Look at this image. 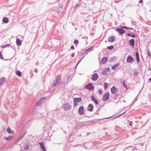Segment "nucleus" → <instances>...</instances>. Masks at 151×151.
Returning <instances> with one entry per match:
<instances>
[{
    "instance_id": "nucleus-4",
    "label": "nucleus",
    "mask_w": 151,
    "mask_h": 151,
    "mask_svg": "<svg viewBox=\"0 0 151 151\" xmlns=\"http://www.w3.org/2000/svg\"><path fill=\"white\" fill-rule=\"evenodd\" d=\"M115 30L117 31L119 35H121L125 32V31L122 28H118L115 29Z\"/></svg>"
},
{
    "instance_id": "nucleus-26",
    "label": "nucleus",
    "mask_w": 151,
    "mask_h": 151,
    "mask_svg": "<svg viewBox=\"0 0 151 151\" xmlns=\"http://www.w3.org/2000/svg\"><path fill=\"white\" fill-rule=\"evenodd\" d=\"M120 27H121L122 28H125V29H127L133 30V29L132 28H129V27H127L126 26H120Z\"/></svg>"
},
{
    "instance_id": "nucleus-7",
    "label": "nucleus",
    "mask_w": 151,
    "mask_h": 151,
    "mask_svg": "<svg viewBox=\"0 0 151 151\" xmlns=\"http://www.w3.org/2000/svg\"><path fill=\"white\" fill-rule=\"evenodd\" d=\"M85 88L88 90H91L93 88V86L92 83H90L86 85L85 86Z\"/></svg>"
},
{
    "instance_id": "nucleus-1",
    "label": "nucleus",
    "mask_w": 151,
    "mask_h": 151,
    "mask_svg": "<svg viewBox=\"0 0 151 151\" xmlns=\"http://www.w3.org/2000/svg\"><path fill=\"white\" fill-rule=\"evenodd\" d=\"M60 76L59 75H58L56 77V81L54 82L53 86H54L59 84L60 83Z\"/></svg>"
},
{
    "instance_id": "nucleus-45",
    "label": "nucleus",
    "mask_w": 151,
    "mask_h": 151,
    "mask_svg": "<svg viewBox=\"0 0 151 151\" xmlns=\"http://www.w3.org/2000/svg\"><path fill=\"white\" fill-rule=\"evenodd\" d=\"M137 58V62H139V57L137 58Z\"/></svg>"
},
{
    "instance_id": "nucleus-21",
    "label": "nucleus",
    "mask_w": 151,
    "mask_h": 151,
    "mask_svg": "<svg viewBox=\"0 0 151 151\" xmlns=\"http://www.w3.org/2000/svg\"><path fill=\"white\" fill-rule=\"evenodd\" d=\"M119 65V63H117L116 64L113 65L112 67V70H114L116 68L118 67Z\"/></svg>"
},
{
    "instance_id": "nucleus-29",
    "label": "nucleus",
    "mask_w": 151,
    "mask_h": 151,
    "mask_svg": "<svg viewBox=\"0 0 151 151\" xmlns=\"http://www.w3.org/2000/svg\"><path fill=\"white\" fill-rule=\"evenodd\" d=\"M29 145H25L24 147V149L26 150H27L28 149H29Z\"/></svg>"
},
{
    "instance_id": "nucleus-10",
    "label": "nucleus",
    "mask_w": 151,
    "mask_h": 151,
    "mask_svg": "<svg viewBox=\"0 0 151 151\" xmlns=\"http://www.w3.org/2000/svg\"><path fill=\"white\" fill-rule=\"evenodd\" d=\"M81 100V98H74L73 99L74 103H78L80 102Z\"/></svg>"
},
{
    "instance_id": "nucleus-46",
    "label": "nucleus",
    "mask_w": 151,
    "mask_h": 151,
    "mask_svg": "<svg viewBox=\"0 0 151 151\" xmlns=\"http://www.w3.org/2000/svg\"><path fill=\"white\" fill-rule=\"evenodd\" d=\"M139 2L141 3H143V0H140L139 1Z\"/></svg>"
},
{
    "instance_id": "nucleus-23",
    "label": "nucleus",
    "mask_w": 151,
    "mask_h": 151,
    "mask_svg": "<svg viewBox=\"0 0 151 151\" xmlns=\"http://www.w3.org/2000/svg\"><path fill=\"white\" fill-rule=\"evenodd\" d=\"M6 131L7 132L10 134L12 133H13V131L9 127H8L6 129Z\"/></svg>"
},
{
    "instance_id": "nucleus-34",
    "label": "nucleus",
    "mask_w": 151,
    "mask_h": 151,
    "mask_svg": "<svg viewBox=\"0 0 151 151\" xmlns=\"http://www.w3.org/2000/svg\"><path fill=\"white\" fill-rule=\"evenodd\" d=\"M0 58L2 59H3L4 58L2 56L1 54V52H0Z\"/></svg>"
},
{
    "instance_id": "nucleus-6",
    "label": "nucleus",
    "mask_w": 151,
    "mask_h": 151,
    "mask_svg": "<svg viewBox=\"0 0 151 151\" xmlns=\"http://www.w3.org/2000/svg\"><path fill=\"white\" fill-rule=\"evenodd\" d=\"M78 113L80 115L83 114L84 113V108L83 106H81L78 109Z\"/></svg>"
},
{
    "instance_id": "nucleus-20",
    "label": "nucleus",
    "mask_w": 151,
    "mask_h": 151,
    "mask_svg": "<svg viewBox=\"0 0 151 151\" xmlns=\"http://www.w3.org/2000/svg\"><path fill=\"white\" fill-rule=\"evenodd\" d=\"M2 21L5 23H7L8 22V18L6 17H4L3 18Z\"/></svg>"
},
{
    "instance_id": "nucleus-32",
    "label": "nucleus",
    "mask_w": 151,
    "mask_h": 151,
    "mask_svg": "<svg viewBox=\"0 0 151 151\" xmlns=\"http://www.w3.org/2000/svg\"><path fill=\"white\" fill-rule=\"evenodd\" d=\"M78 40L76 39L74 41V42L75 44H77L78 43Z\"/></svg>"
},
{
    "instance_id": "nucleus-25",
    "label": "nucleus",
    "mask_w": 151,
    "mask_h": 151,
    "mask_svg": "<svg viewBox=\"0 0 151 151\" xmlns=\"http://www.w3.org/2000/svg\"><path fill=\"white\" fill-rule=\"evenodd\" d=\"M107 60V58L106 57L104 58L102 60V62L103 63H105Z\"/></svg>"
},
{
    "instance_id": "nucleus-40",
    "label": "nucleus",
    "mask_w": 151,
    "mask_h": 151,
    "mask_svg": "<svg viewBox=\"0 0 151 151\" xmlns=\"http://www.w3.org/2000/svg\"><path fill=\"white\" fill-rule=\"evenodd\" d=\"M84 57V56L83 57V58H82L79 61V62L77 63V64L76 65V66H77L78 65L79 63L82 60V59Z\"/></svg>"
},
{
    "instance_id": "nucleus-18",
    "label": "nucleus",
    "mask_w": 151,
    "mask_h": 151,
    "mask_svg": "<svg viewBox=\"0 0 151 151\" xmlns=\"http://www.w3.org/2000/svg\"><path fill=\"white\" fill-rule=\"evenodd\" d=\"M16 44L17 46H19L21 45L22 42L19 39H17L16 40Z\"/></svg>"
},
{
    "instance_id": "nucleus-35",
    "label": "nucleus",
    "mask_w": 151,
    "mask_h": 151,
    "mask_svg": "<svg viewBox=\"0 0 151 151\" xmlns=\"http://www.w3.org/2000/svg\"><path fill=\"white\" fill-rule=\"evenodd\" d=\"M138 74V72L137 71H135L134 72V74L135 75H137Z\"/></svg>"
},
{
    "instance_id": "nucleus-22",
    "label": "nucleus",
    "mask_w": 151,
    "mask_h": 151,
    "mask_svg": "<svg viewBox=\"0 0 151 151\" xmlns=\"http://www.w3.org/2000/svg\"><path fill=\"white\" fill-rule=\"evenodd\" d=\"M12 136H10L8 137H6L5 138V139L8 141H10L12 139Z\"/></svg>"
},
{
    "instance_id": "nucleus-14",
    "label": "nucleus",
    "mask_w": 151,
    "mask_h": 151,
    "mask_svg": "<svg viewBox=\"0 0 151 151\" xmlns=\"http://www.w3.org/2000/svg\"><path fill=\"white\" fill-rule=\"evenodd\" d=\"M44 99L43 98H42L40 99V100L36 104V105L37 106H40L44 102L43 101Z\"/></svg>"
},
{
    "instance_id": "nucleus-16",
    "label": "nucleus",
    "mask_w": 151,
    "mask_h": 151,
    "mask_svg": "<svg viewBox=\"0 0 151 151\" xmlns=\"http://www.w3.org/2000/svg\"><path fill=\"white\" fill-rule=\"evenodd\" d=\"M5 79L4 77H3L0 79V84L3 85L5 82Z\"/></svg>"
},
{
    "instance_id": "nucleus-11",
    "label": "nucleus",
    "mask_w": 151,
    "mask_h": 151,
    "mask_svg": "<svg viewBox=\"0 0 151 151\" xmlns=\"http://www.w3.org/2000/svg\"><path fill=\"white\" fill-rule=\"evenodd\" d=\"M91 100L94 101L96 105L98 104L99 102L97 99L93 96H91Z\"/></svg>"
},
{
    "instance_id": "nucleus-30",
    "label": "nucleus",
    "mask_w": 151,
    "mask_h": 151,
    "mask_svg": "<svg viewBox=\"0 0 151 151\" xmlns=\"http://www.w3.org/2000/svg\"><path fill=\"white\" fill-rule=\"evenodd\" d=\"M9 45H10V44H8L5 45L3 46H2V47L3 48H4L6 47L9 46Z\"/></svg>"
},
{
    "instance_id": "nucleus-49",
    "label": "nucleus",
    "mask_w": 151,
    "mask_h": 151,
    "mask_svg": "<svg viewBox=\"0 0 151 151\" xmlns=\"http://www.w3.org/2000/svg\"><path fill=\"white\" fill-rule=\"evenodd\" d=\"M127 35L128 36H131V35L130 33H128L127 34Z\"/></svg>"
},
{
    "instance_id": "nucleus-44",
    "label": "nucleus",
    "mask_w": 151,
    "mask_h": 151,
    "mask_svg": "<svg viewBox=\"0 0 151 151\" xmlns=\"http://www.w3.org/2000/svg\"><path fill=\"white\" fill-rule=\"evenodd\" d=\"M131 36L133 37H136V36L134 35H131Z\"/></svg>"
},
{
    "instance_id": "nucleus-13",
    "label": "nucleus",
    "mask_w": 151,
    "mask_h": 151,
    "mask_svg": "<svg viewBox=\"0 0 151 151\" xmlns=\"http://www.w3.org/2000/svg\"><path fill=\"white\" fill-rule=\"evenodd\" d=\"M44 99L43 98H42L40 99V100L36 104V105L37 106H40L44 102L43 101Z\"/></svg>"
},
{
    "instance_id": "nucleus-24",
    "label": "nucleus",
    "mask_w": 151,
    "mask_h": 151,
    "mask_svg": "<svg viewBox=\"0 0 151 151\" xmlns=\"http://www.w3.org/2000/svg\"><path fill=\"white\" fill-rule=\"evenodd\" d=\"M16 74L19 77H21L22 76L21 73L20 71H16L15 72Z\"/></svg>"
},
{
    "instance_id": "nucleus-39",
    "label": "nucleus",
    "mask_w": 151,
    "mask_h": 151,
    "mask_svg": "<svg viewBox=\"0 0 151 151\" xmlns=\"http://www.w3.org/2000/svg\"><path fill=\"white\" fill-rule=\"evenodd\" d=\"M125 112H126V111L124 112L123 113H122V114H120V115H119L118 116H117L116 117H116H118L119 116H121V115H122V114H124Z\"/></svg>"
},
{
    "instance_id": "nucleus-31",
    "label": "nucleus",
    "mask_w": 151,
    "mask_h": 151,
    "mask_svg": "<svg viewBox=\"0 0 151 151\" xmlns=\"http://www.w3.org/2000/svg\"><path fill=\"white\" fill-rule=\"evenodd\" d=\"M98 92L99 93V94L100 95H101L102 93V90L101 89H100L99 90Z\"/></svg>"
},
{
    "instance_id": "nucleus-27",
    "label": "nucleus",
    "mask_w": 151,
    "mask_h": 151,
    "mask_svg": "<svg viewBox=\"0 0 151 151\" xmlns=\"http://www.w3.org/2000/svg\"><path fill=\"white\" fill-rule=\"evenodd\" d=\"M108 86V84L106 83H104V88L105 89H106Z\"/></svg>"
},
{
    "instance_id": "nucleus-36",
    "label": "nucleus",
    "mask_w": 151,
    "mask_h": 151,
    "mask_svg": "<svg viewBox=\"0 0 151 151\" xmlns=\"http://www.w3.org/2000/svg\"><path fill=\"white\" fill-rule=\"evenodd\" d=\"M92 48V47H90V48H89L88 49H87V50H86L85 52V53H86V54H87V51H89V50H91V49Z\"/></svg>"
},
{
    "instance_id": "nucleus-3",
    "label": "nucleus",
    "mask_w": 151,
    "mask_h": 151,
    "mask_svg": "<svg viewBox=\"0 0 151 151\" xmlns=\"http://www.w3.org/2000/svg\"><path fill=\"white\" fill-rule=\"evenodd\" d=\"M63 108L65 110H68L71 108V106L69 103H67L63 105Z\"/></svg>"
},
{
    "instance_id": "nucleus-5",
    "label": "nucleus",
    "mask_w": 151,
    "mask_h": 151,
    "mask_svg": "<svg viewBox=\"0 0 151 151\" xmlns=\"http://www.w3.org/2000/svg\"><path fill=\"white\" fill-rule=\"evenodd\" d=\"M134 61V59L131 55H128L127 59V63H131Z\"/></svg>"
},
{
    "instance_id": "nucleus-43",
    "label": "nucleus",
    "mask_w": 151,
    "mask_h": 151,
    "mask_svg": "<svg viewBox=\"0 0 151 151\" xmlns=\"http://www.w3.org/2000/svg\"><path fill=\"white\" fill-rule=\"evenodd\" d=\"M79 5V4H76V6L75 7H74V9H75V8H76V7L78 6Z\"/></svg>"
},
{
    "instance_id": "nucleus-42",
    "label": "nucleus",
    "mask_w": 151,
    "mask_h": 151,
    "mask_svg": "<svg viewBox=\"0 0 151 151\" xmlns=\"http://www.w3.org/2000/svg\"><path fill=\"white\" fill-rule=\"evenodd\" d=\"M74 47L73 45H72L71 46V48L72 50H74Z\"/></svg>"
},
{
    "instance_id": "nucleus-17",
    "label": "nucleus",
    "mask_w": 151,
    "mask_h": 151,
    "mask_svg": "<svg viewBox=\"0 0 151 151\" xmlns=\"http://www.w3.org/2000/svg\"><path fill=\"white\" fill-rule=\"evenodd\" d=\"M111 90L112 93H115L116 91V88L115 87L113 86L111 88Z\"/></svg>"
},
{
    "instance_id": "nucleus-38",
    "label": "nucleus",
    "mask_w": 151,
    "mask_h": 151,
    "mask_svg": "<svg viewBox=\"0 0 151 151\" xmlns=\"http://www.w3.org/2000/svg\"><path fill=\"white\" fill-rule=\"evenodd\" d=\"M132 121H130L129 123V124L130 126H132Z\"/></svg>"
},
{
    "instance_id": "nucleus-9",
    "label": "nucleus",
    "mask_w": 151,
    "mask_h": 151,
    "mask_svg": "<svg viewBox=\"0 0 151 151\" xmlns=\"http://www.w3.org/2000/svg\"><path fill=\"white\" fill-rule=\"evenodd\" d=\"M129 45L133 47L135 41L134 39H132L130 40L129 41Z\"/></svg>"
},
{
    "instance_id": "nucleus-52",
    "label": "nucleus",
    "mask_w": 151,
    "mask_h": 151,
    "mask_svg": "<svg viewBox=\"0 0 151 151\" xmlns=\"http://www.w3.org/2000/svg\"><path fill=\"white\" fill-rule=\"evenodd\" d=\"M149 80L150 81H151V78H150L149 79Z\"/></svg>"
},
{
    "instance_id": "nucleus-28",
    "label": "nucleus",
    "mask_w": 151,
    "mask_h": 151,
    "mask_svg": "<svg viewBox=\"0 0 151 151\" xmlns=\"http://www.w3.org/2000/svg\"><path fill=\"white\" fill-rule=\"evenodd\" d=\"M113 47L114 46L113 45H111L108 47V49L109 50H111L113 48Z\"/></svg>"
},
{
    "instance_id": "nucleus-47",
    "label": "nucleus",
    "mask_w": 151,
    "mask_h": 151,
    "mask_svg": "<svg viewBox=\"0 0 151 151\" xmlns=\"http://www.w3.org/2000/svg\"><path fill=\"white\" fill-rule=\"evenodd\" d=\"M75 54L74 53H73L71 55L72 57H73L74 56Z\"/></svg>"
},
{
    "instance_id": "nucleus-48",
    "label": "nucleus",
    "mask_w": 151,
    "mask_h": 151,
    "mask_svg": "<svg viewBox=\"0 0 151 151\" xmlns=\"http://www.w3.org/2000/svg\"><path fill=\"white\" fill-rule=\"evenodd\" d=\"M34 72L35 73H37V69H35L34 70Z\"/></svg>"
},
{
    "instance_id": "nucleus-12",
    "label": "nucleus",
    "mask_w": 151,
    "mask_h": 151,
    "mask_svg": "<svg viewBox=\"0 0 151 151\" xmlns=\"http://www.w3.org/2000/svg\"><path fill=\"white\" fill-rule=\"evenodd\" d=\"M116 40L115 37L114 36H112L108 38V41L110 42H112Z\"/></svg>"
},
{
    "instance_id": "nucleus-8",
    "label": "nucleus",
    "mask_w": 151,
    "mask_h": 151,
    "mask_svg": "<svg viewBox=\"0 0 151 151\" xmlns=\"http://www.w3.org/2000/svg\"><path fill=\"white\" fill-rule=\"evenodd\" d=\"M98 77V75L97 73H95L93 74L91 77V79L93 81H96Z\"/></svg>"
},
{
    "instance_id": "nucleus-50",
    "label": "nucleus",
    "mask_w": 151,
    "mask_h": 151,
    "mask_svg": "<svg viewBox=\"0 0 151 151\" xmlns=\"http://www.w3.org/2000/svg\"><path fill=\"white\" fill-rule=\"evenodd\" d=\"M74 106H77V103H74Z\"/></svg>"
},
{
    "instance_id": "nucleus-41",
    "label": "nucleus",
    "mask_w": 151,
    "mask_h": 151,
    "mask_svg": "<svg viewBox=\"0 0 151 151\" xmlns=\"http://www.w3.org/2000/svg\"><path fill=\"white\" fill-rule=\"evenodd\" d=\"M148 56H151V55L150 54V52L149 51H148Z\"/></svg>"
},
{
    "instance_id": "nucleus-15",
    "label": "nucleus",
    "mask_w": 151,
    "mask_h": 151,
    "mask_svg": "<svg viewBox=\"0 0 151 151\" xmlns=\"http://www.w3.org/2000/svg\"><path fill=\"white\" fill-rule=\"evenodd\" d=\"M93 106L92 104H90L88 107V110L89 111H91L93 110Z\"/></svg>"
},
{
    "instance_id": "nucleus-19",
    "label": "nucleus",
    "mask_w": 151,
    "mask_h": 151,
    "mask_svg": "<svg viewBox=\"0 0 151 151\" xmlns=\"http://www.w3.org/2000/svg\"><path fill=\"white\" fill-rule=\"evenodd\" d=\"M39 144L40 145V147L43 150V151H46V150L45 149V147L43 145V142H39Z\"/></svg>"
},
{
    "instance_id": "nucleus-2",
    "label": "nucleus",
    "mask_w": 151,
    "mask_h": 151,
    "mask_svg": "<svg viewBox=\"0 0 151 151\" xmlns=\"http://www.w3.org/2000/svg\"><path fill=\"white\" fill-rule=\"evenodd\" d=\"M109 93H105L102 97V100L104 101H106L109 99Z\"/></svg>"
},
{
    "instance_id": "nucleus-37",
    "label": "nucleus",
    "mask_w": 151,
    "mask_h": 151,
    "mask_svg": "<svg viewBox=\"0 0 151 151\" xmlns=\"http://www.w3.org/2000/svg\"><path fill=\"white\" fill-rule=\"evenodd\" d=\"M135 55L136 58L139 57V54L137 52H136Z\"/></svg>"
},
{
    "instance_id": "nucleus-51",
    "label": "nucleus",
    "mask_w": 151,
    "mask_h": 151,
    "mask_svg": "<svg viewBox=\"0 0 151 151\" xmlns=\"http://www.w3.org/2000/svg\"><path fill=\"white\" fill-rule=\"evenodd\" d=\"M111 117H109L105 118V119H109V118H110Z\"/></svg>"
},
{
    "instance_id": "nucleus-33",
    "label": "nucleus",
    "mask_w": 151,
    "mask_h": 151,
    "mask_svg": "<svg viewBox=\"0 0 151 151\" xmlns=\"http://www.w3.org/2000/svg\"><path fill=\"white\" fill-rule=\"evenodd\" d=\"M123 86L124 87L126 88H127V84L124 83V81H123Z\"/></svg>"
}]
</instances>
